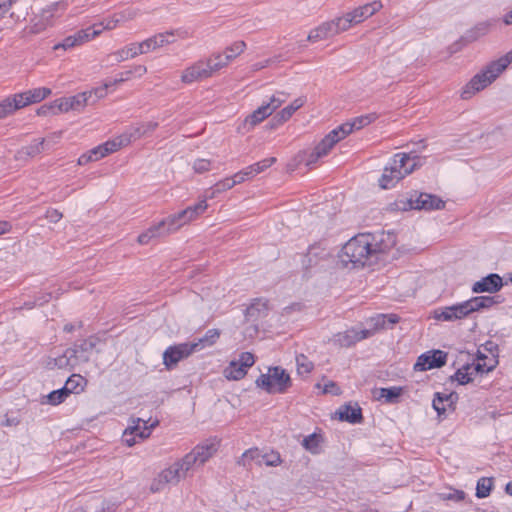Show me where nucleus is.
<instances>
[{
    "mask_svg": "<svg viewBox=\"0 0 512 512\" xmlns=\"http://www.w3.org/2000/svg\"><path fill=\"white\" fill-rule=\"evenodd\" d=\"M384 234L378 236L371 233H361L348 240L342 247L339 254L341 263L353 268L363 267L368 259L377 254L384 252L388 246L383 245Z\"/></svg>",
    "mask_w": 512,
    "mask_h": 512,
    "instance_id": "obj_1",
    "label": "nucleus"
},
{
    "mask_svg": "<svg viewBox=\"0 0 512 512\" xmlns=\"http://www.w3.org/2000/svg\"><path fill=\"white\" fill-rule=\"evenodd\" d=\"M512 63L507 54L491 61L479 73L474 75L462 88L460 97L463 100L472 98L476 93L493 83Z\"/></svg>",
    "mask_w": 512,
    "mask_h": 512,
    "instance_id": "obj_2",
    "label": "nucleus"
},
{
    "mask_svg": "<svg viewBox=\"0 0 512 512\" xmlns=\"http://www.w3.org/2000/svg\"><path fill=\"white\" fill-rule=\"evenodd\" d=\"M421 165V157L407 153H397L387 167L379 180L383 189H390L401 179L412 173L417 166Z\"/></svg>",
    "mask_w": 512,
    "mask_h": 512,
    "instance_id": "obj_3",
    "label": "nucleus"
},
{
    "mask_svg": "<svg viewBox=\"0 0 512 512\" xmlns=\"http://www.w3.org/2000/svg\"><path fill=\"white\" fill-rule=\"evenodd\" d=\"M421 165V157L407 153H397L387 167L379 180L383 189H390L401 179L412 173L417 166Z\"/></svg>",
    "mask_w": 512,
    "mask_h": 512,
    "instance_id": "obj_4",
    "label": "nucleus"
},
{
    "mask_svg": "<svg viewBox=\"0 0 512 512\" xmlns=\"http://www.w3.org/2000/svg\"><path fill=\"white\" fill-rule=\"evenodd\" d=\"M421 165V157L407 153H397L387 167L379 180L383 189H390L401 179L412 173L417 166Z\"/></svg>",
    "mask_w": 512,
    "mask_h": 512,
    "instance_id": "obj_5",
    "label": "nucleus"
},
{
    "mask_svg": "<svg viewBox=\"0 0 512 512\" xmlns=\"http://www.w3.org/2000/svg\"><path fill=\"white\" fill-rule=\"evenodd\" d=\"M95 345V338L85 339L80 344H75L73 347L66 349L62 355L50 359L47 366L49 368L73 369L81 363L88 362Z\"/></svg>",
    "mask_w": 512,
    "mask_h": 512,
    "instance_id": "obj_6",
    "label": "nucleus"
},
{
    "mask_svg": "<svg viewBox=\"0 0 512 512\" xmlns=\"http://www.w3.org/2000/svg\"><path fill=\"white\" fill-rule=\"evenodd\" d=\"M256 386L269 394H284L292 386L290 374L280 366L269 367L256 379Z\"/></svg>",
    "mask_w": 512,
    "mask_h": 512,
    "instance_id": "obj_7",
    "label": "nucleus"
},
{
    "mask_svg": "<svg viewBox=\"0 0 512 512\" xmlns=\"http://www.w3.org/2000/svg\"><path fill=\"white\" fill-rule=\"evenodd\" d=\"M287 99V94L284 92H277L272 95L267 103L262 104L253 113L245 119V125L254 127L255 125L262 122L268 116H270L278 107L281 106Z\"/></svg>",
    "mask_w": 512,
    "mask_h": 512,
    "instance_id": "obj_8",
    "label": "nucleus"
},
{
    "mask_svg": "<svg viewBox=\"0 0 512 512\" xmlns=\"http://www.w3.org/2000/svg\"><path fill=\"white\" fill-rule=\"evenodd\" d=\"M179 229V224L176 223L173 216H169L155 225L149 227L146 231L141 233L137 241L141 245L148 244L151 240L167 236Z\"/></svg>",
    "mask_w": 512,
    "mask_h": 512,
    "instance_id": "obj_9",
    "label": "nucleus"
},
{
    "mask_svg": "<svg viewBox=\"0 0 512 512\" xmlns=\"http://www.w3.org/2000/svg\"><path fill=\"white\" fill-rule=\"evenodd\" d=\"M89 104V94L78 93L70 97H62L54 100L49 109L53 110V113H66L71 110L80 111Z\"/></svg>",
    "mask_w": 512,
    "mask_h": 512,
    "instance_id": "obj_10",
    "label": "nucleus"
},
{
    "mask_svg": "<svg viewBox=\"0 0 512 512\" xmlns=\"http://www.w3.org/2000/svg\"><path fill=\"white\" fill-rule=\"evenodd\" d=\"M470 315L466 301L445 307H439L432 312V317L436 321L452 322L461 320Z\"/></svg>",
    "mask_w": 512,
    "mask_h": 512,
    "instance_id": "obj_11",
    "label": "nucleus"
},
{
    "mask_svg": "<svg viewBox=\"0 0 512 512\" xmlns=\"http://www.w3.org/2000/svg\"><path fill=\"white\" fill-rule=\"evenodd\" d=\"M184 477L179 471L175 463L163 469L152 481L150 489L152 492H160L165 489L167 485H176Z\"/></svg>",
    "mask_w": 512,
    "mask_h": 512,
    "instance_id": "obj_12",
    "label": "nucleus"
},
{
    "mask_svg": "<svg viewBox=\"0 0 512 512\" xmlns=\"http://www.w3.org/2000/svg\"><path fill=\"white\" fill-rule=\"evenodd\" d=\"M447 353L442 350H431L421 354L414 364L415 371H427L440 368L446 364Z\"/></svg>",
    "mask_w": 512,
    "mask_h": 512,
    "instance_id": "obj_13",
    "label": "nucleus"
},
{
    "mask_svg": "<svg viewBox=\"0 0 512 512\" xmlns=\"http://www.w3.org/2000/svg\"><path fill=\"white\" fill-rule=\"evenodd\" d=\"M408 208L415 210H440L444 208V201L428 193H415L408 199Z\"/></svg>",
    "mask_w": 512,
    "mask_h": 512,
    "instance_id": "obj_14",
    "label": "nucleus"
},
{
    "mask_svg": "<svg viewBox=\"0 0 512 512\" xmlns=\"http://www.w3.org/2000/svg\"><path fill=\"white\" fill-rule=\"evenodd\" d=\"M63 14V6L60 3H53L46 8L42 9L41 12L35 17L34 31L41 32L46 28L54 25L56 19Z\"/></svg>",
    "mask_w": 512,
    "mask_h": 512,
    "instance_id": "obj_15",
    "label": "nucleus"
},
{
    "mask_svg": "<svg viewBox=\"0 0 512 512\" xmlns=\"http://www.w3.org/2000/svg\"><path fill=\"white\" fill-rule=\"evenodd\" d=\"M209 65L204 59L198 60L185 68L181 74V81L184 84H192L210 78Z\"/></svg>",
    "mask_w": 512,
    "mask_h": 512,
    "instance_id": "obj_16",
    "label": "nucleus"
},
{
    "mask_svg": "<svg viewBox=\"0 0 512 512\" xmlns=\"http://www.w3.org/2000/svg\"><path fill=\"white\" fill-rule=\"evenodd\" d=\"M135 17V12L132 10H125L119 15H114L111 18L104 19L102 22L93 24L88 27V31H90V35L92 39L100 35L104 30H112L117 27V25L126 20L133 19Z\"/></svg>",
    "mask_w": 512,
    "mask_h": 512,
    "instance_id": "obj_17",
    "label": "nucleus"
},
{
    "mask_svg": "<svg viewBox=\"0 0 512 512\" xmlns=\"http://www.w3.org/2000/svg\"><path fill=\"white\" fill-rule=\"evenodd\" d=\"M193 352L194 351L189 342L169 346L163 353V363L168 369H170Z\"/></svg>",
    "mask_w": 512,
    "mask_h": 512,
    "instance_id": "obj_18",
    "label": "nucleus"
},
{
    "mask_svg": "<svg viewBox=\"0 0 512 512\" xmlns=\"http://www.w3.org/2000/svg\"><path fill=\"white\" fill-rule=\"evenodd\" d=\"M208 208L207 200L201 199L196 204L188 206L186 209L172 215L179 228L191 222L202 215Z\"/></svg>",
    "mask_w": 512,
    "mask_h": 512,
    "instance_id": "obj_19",
    "label": "nucleus"
},
{
    "mask_svg": "<svg viewBox=\"0 0 512 512\" xmlns=\"http://www.w3.org/2000/svg\"><path fill=\"white\" fill-rule=\"evenodd\" d=\"M372 336V331L370 330H356L354 328L348 329L344 332H339L333 336V341L335 344L341 347H350L357 342L369 338Z\"/></svg>",
    "mask_w": 512,
    "mask_h": 512,
    "instance_id": "obj_20",
    "label": "nucleus"
},
{
    "mask_svg": "<svg viewBox=\"0 0 512 512\" xmlns=\"http://www.w3.org/2000/svg\"><path fill=\"white\" fill-rule=\"evenodd\" d=\"M51 94V89L46 87H38L21 93L14 94L19 108H24L30 104L38 103Z\"/></svg>",
    "mask_w": 512,
    "mask_h": 512,
    "instance_id": "obj_21",
    "label": "nucleus"
},
{
    "mask_svg": "<svg viewBox=\"0 0 512 512\" xmlns=\"http://www.w3.org/2000/svg\"><path fill=\"white\" fill-rule=\"evenodd\" d=\"M458 394L456 392L442 393L437 392L434 395L432 406L437 412L438 416L444 415L447 411H454L458 401Z\"/></svg>",
    "mask_w": 512,
    "mask_h": 512,
    "instance_id": "obj_22",
    "label": "nucleus"
},
{
    "mask_svg": "<svg viewBox=\"0 0 512 512\" xmlns=\"http://www.w3.org/2000/svg\"><path fill=\"white\" fill-rule=\"evenodd\" d=\"M219 441L216 439H208L196 445L191 453L194 454L199 466L204 465L218 450Z\"/></svg>",
    "mask_w": 512,
    "mask_h": 512,
    "instance_id": "obj_23",
    "label": "nucleus"
},
{
    "mask_svg": "<svg viewBox=\"0 0 512 512\" xmlns=\"http://www.w3.org/2000/svg\"><path fill=\"white\" fill-rule=\"evenodd\" d=\"M503 286L502 278L495 273H491L486 277H483L479 281H476L472 285V292L475 294L478 293H495L498 292Z\"/></svg>",
    "mask_w": 512,
    "mask_h": 512,
    "instance_id": "obj_24",
    "label": "nucleus"
},
{
    "mask_svg": "<svg viewBox=\"0 0 512 512\" xmlns=\"http://www.w3.org/2000/svg\"><path fill=\"white\" fill-rule=\"evenodd\" d=\"M377 119L376 113H369L353 118L351 121L345 122L338 126V131L341 132V136H348L350 133L356 130H360L365 126L371 124Z\"/></svg>",
    "mask_w": 512,
    "mask_h": 512,
    "instance_id": "obj_25",
    "label": "nucleus"
},
{
    "mask_svg": "<svg viewBox=\"0 0 512 512\" xmlns=\"http://www.w3.org/2000/svg\"><path fill=\"white\" fill-rule=\"evenodd\" d=\"M92 40L90 31L88 29H82L75 32L73 35L65 37L61 42L54 45V50H69L76 46H80L88 41Z\"/></svg>",
    "mask_w": 512,
    "mask_h": 512,
    "instance_id": "obj_26",
    "label": "nucleus"
},
{
    "mask_svg": "<svg viewBox=\"0 0 512 512\" xmlns=\"http://www.w3.org/2000/svg\"><path fill=\"white\" fill-rule=\"evenodd\" d=\"M399 322V317L396 314H376L367 320L370 328L367 330L372 331V335L379 329L390 328Z\"/></svg>",
    "mask_w": 512,
    "mask_h": 512,
    "instance_id": "obj_27",
    "label": "nucleus"
},
{
    "mask_svg": "<svg viewBox=\"0 0 512 512\" xmlns=\"http://www.w3.org/2000/svg\"><path fill=\"white\" fill-rule=\"evenodd\" d=\"M344 139V136H341V132L338 131V128L330 131L316 146L315 150L318 155L325 157L331 151V149L337 144L340 140Z\"/></svg>",
    "mask_w": 512,
    "mask_h": 512,
    "instance_id": "obj_28",
    "label": "nucleus"
},
{
    "mask_svg": "<svg viewBox=\"0 0 512 512\" xmlns=\"http://www.w3.org/2000/svg\"><path fill=\"white\" fill-rule=\"evenodd\" d=\"M402 394L403 388L399 386L378 388L373 391V396L376 400L384 401L389 404L397 403Z\"/></svg>",
    "mask_w": 512,
    "mask_h": 512,
    "instance_id": "obj_29",
    "label": "nucleus"
},
{
    "mask_svg": "<svg viewBox=\"0 0 512 512\" xmlns=\"http://www.w3.org/2000/svg\"><path fill=\"white\" fill-rule=\"evenodd\" d=\"M382 8V4L379 1H373L371 3H367L363 6H360L350 13L352 14V18L354 19V23L359 24L366 20L367 18L374 15L377 11Z\"/></svg>",
    "mask_w": 512,
    "mask_h": 512,
    "instance_id": "obj_30",
    "label": "nucleus"
},
{
    "mask_svg": "<svg viewBox=\"0 0 512 512\" xmlns=\"http://www.w3.org/2000/svg\"><path fill=\"white\" fill-rule=\"evenodd\" d=\"M335 35H337V30L334 28L332 21H328L311 30L307 39L310 42H317L320 40L328 39Z\"/></svg>",
    "mask_w": 512,
    "mask_h": 512,
    "instance_id": "obj_31",
    "label": "nucleus"
},
{
    "mask_svg": "<svg viewBox=\"0 0 512 512\" xmlns=\"http://www.w3.org/2000/svg\"><path fill=\"white\" fill-rule=\"evenodd\" d=\"M339 419L352 424H357L362 421V410L358 404L343 405L338 411Z\"/></svg>",
    "mask_w": 512,
    "mask_h": 512,
    "instance_id": "obj_32",
    "label": "nucleus"
},
{
    "mask_svg": "<svg viewBox=\"0 0 512 512\" xmlns=\"http://www.w3.org/2000/svg\"><path fill=\"white\" fill-rule=\"evenodd\" d=\"M470 314L483 309L491 308L499 303L497 297L494 296H476L466 300Z\"/></svg>",
    "mask_w": 512,
    "mask_h": 512,
    "instance_id": "obj_33",
    "label": "nucleus"
},
{
    "mask_svg": "<svg viewBox=\"0 0 512 512\" xmlns=\"http://www.w3.org/2000/svg\"><path fill=\"white\" fill-rule=\"evenodd\" d=\"M220 337L218 329H209L205 335L193 342H189L194 352L201 351L206 347L214 345Z\"/></svg>",
    "mask_w": 512,
    "mask_h": 512,
    "instance_id": "obj_34",
    "label": "nucleus"
},
{
    "mask_svg": "<svg viewBox=\"0 0 512 512\" xmlns=\"http://www.w3.org/2000/svg\"><path fill=\"white\" fill-rule=\"evenodd\" d=\"M157 422H153L151 425H147V422L137 418L133 419L131 425L128 426V433L138 436L140 439H146L150 436L151 430L155 427Z\"/></svg>",
    "mask_w": 512,
    "mask_h": 512,
    "instance_id": "obj_35",
    "label": "nucleus"
},
{
    "mask_svg": "<svg viewBox=\"0 0 512 512\" xmlns=\"http://www.w3.org/2000/svg\"><path fill=\"white\" fill-rule=\"evenodd\" d=\"M132 142L131 136L127 130L117 137L103 143L104 154L109 155L110 153L116 152L120 148L129 145Z\"/></svg>",
    "mask_w": 512,
    "mask_h": 512,
    "instance_id": "obj_36",
    "label": "nucleus"
},
{
    "mask_svg": "<svg viewBox=\"0 0 512 512\" xmlns=\"http://www.w3.org/2000/svg\"><path fill=\"white\" fill-rule=\"evenodd\" d=\"M268 301L263 298H257L246 308L245 316L247 318L258 319L267 314Z\"/></svg>",
    "mask_w": 512,
    "mask_h": 512,
    "instance_id": "obj_37",
    "label": "nucleus"
},
{
    "mask_svg": "<svg viewBox=\"0 0 512 512\" xmlns=\"http://www.w3.org/2000/svg\"><path fill=\"white\" fill-rule=\"evenodd\" d=\"M44 149V139L35 140L28 146L22 147L17 151L15 158L17 160H26L40 154Z\"/></svg>",
    "mask_w": 512,
    "mask_h": 512,
    "instance_id": "obj_38",
    "label": "nucleus"
},
{
    "mask_svg": "<svg viewBox=\"0 0 512 512\" xmlns=\"http://www.w3.org/2000/svg\"><path fill=\"white\" fill-rule=\"evenodd\" d=\"M206 65H209L210 75L228 66L230 60L226 59V55L223 53H214L209 58L204 59Z\"/></svg>",
    "mask_w": 512,
    "mask_h": 512,
    "instance_id": "obj_39",
    "label": "nucleus"
},
{
    "mask_svg": "<svg viewBox=\"0 0 512 512\" xmlns=\"http://www.w3.org/2000/svg\"><path fill=\"white\" fill-rule=\"evenodd\" d=\"M85 385L86 380L81 375L73 374L67 379L63 388H67V393L70 396L71 394H79L83 392Z\"/></svg>",
    "mask_w": 512,
    "mask_h": 512,
    "instance_id": "obj_40",
    "label": "nucleus"
},
{
    "mask_svg": "<svg viewBox=\"0 0 512 512\" xmlns=\"http://www.w3.org/2000/svg\"><path fill=\"white\" fill-rule=\"evenodd\" d=\"M68 397L67 388L62 387L44 395L41 399V404L57 406L63 403Z\"/></svg>",
    "mask_w": 512,
    "mask_h": 512,
    "instance_id": "obj_41",
    "label": "nucleus"
},
{
    "mask_svg": "<svg viewBox=\"0 0 512 512\" xmlns=\"http://www.w3.org/2000/svg\"><path fill=\"white\" fill-rule=\"evenodd\" d=\"M157 126L158 124L156 122L149 121L146 123L139 124L137 126H132L127 129V132L131 136V140L135 141L141 138L142 136L153 132Z\"/></svg>",
    "mask_w": 512,
    "mask_h": 512,
    "instance_id": "obj_42",
    "label": "nucleus"
},
{
    "mask_svg": "<svg viewBox=\"0 0 512 512\" xmlns=\"http://www.w3.org/2000/svg\"><path fill=\"white\" fill-rule=\"evenodd\" d=\"M322 443L323 437L320 434L312 433L305 436L301 444L311 454H319L321 452Z\"/></svg>",
    "mask_w": 512,
    "mask_h": 512,
    "instance_id": "obj_43",
    "label": "nucleus"
},
{
    "mask_svg": "<svg viewBox=\"0 0 512 512\" xmlns=\"http://www.w3.org/2000/svg\"><path fill=\"white\" fill-rule=\"evenodd\" d=\"M247 374V369L242 367L236 360L231 361L230 364L224 370V376L228 380H240Z\"/></svg>",
    "mask_w": 512,
    "mask_h": 512,
    "instance_id": "obj_44",
    "label": "nucleus"
},
{
    "mask_svg": "<svg viewBox=\"0 0 512 512\" xmlns=\"http://www.w3.org/2000/svg\"><path fill=\"white\" fill-rule=\"evenodd\" d=\"M473 368L474 364L465 365L462 368L458 369L451 377V379L457 381L461 385H465L472 381L473 376L477 373L475 370H473Z\"/></svg>",
    "mask_w": 512,
    "mask_h": 512,
    "instance_id": "obj_45",
    "label": "nucleus"
},
{
    "mask_svg": "<svg viewBox=\"0 0 512 512\" xmlns=\"http://www.w3.org/2000/svg\"><path fill=\"white\" fill-rule=\"evenodd\" d=\"M174 463L184 478L187 476V473L190 470H192L195 466H199L196 459L194 458V454H192L191 451L184 455L182 458L176 460Z\"/></svg>",
    "mask_w": 512,
    "mask_h": 512,
    "instance_id": "obj_46",
    "label": "nucleus"
},
{
    "mask_svg": "<svg viewBox=\"0 0 512 512\" xmlns=\"http://www.w3.org/2000/svg\"><path fill=\"white\" fill-rule=\"evenodd\" d=\"M114 55L116 56L118 62H122L141 55V50H139L138 43H130L129 45L116 51Z\"/></svg>",
    "mask_w": 512,
    "mask_h": 512,
    "instance_id": "obj_47",
    "label": "nucleus"
},
{
    "mask_svg": "<svg viewBox=\"0 0 512 512\" xmlns=\"http://www.w3.org/2000/svg\"><path fill=\"white\" fill-rule=\"evenodd\" d=\"M19 105L15 100V96L7 97L0 102V120L12 115L19 110Z\"/></svg>",
    "mask_w": 512,
    "mask_h": 512,
    "instance_id": "obj_48",
    "label": "nucleus"
},
{
    "mask_svg": "<svg viewBox=\"0 0 512 512\" xmlns=\"http://www.w3.org/2000/svg\"><path fill=\"white\" fill-rule=\"evenodd\" d=\"M175 32L174 31H166L163 33L155 34L151 37L155 49L162 48L166 45L172 44L175 42Z\"/></svg>",
    "mask_w": 512,
    "mask_h": 512,
    "instance_id": "obj_49",
    "label": "nucleus"
},
{
    "mask_svg": "<svg viewBox=\"0 0 512 512\" xmlns=\"http://www.w3.org/2000/svg\"><path fill=\"white\" fill-rule=\"evenodd\" d=\"M297 373L301 376L309 375L314 369V363L304 354L296 356Z\"/></svg>",
    "mask_w": 512,
    "mask_h": 512,
    "instance_id": "obj_50",
    "label": "nucleus"
},
{
    "mask_svg": "<svg viewBox=\"0 0 512 512\" xmlns=\"http://www.w3.org/2000/svg\"><path fill=\"white\" fill-rule=\"evenodd\" d=\"M496 364L497 360L494 357L487 359V357H483L480 353L477 362L474 364L473 370L481 374L487 373L491 371Z\"/></svg>",
    "mask_w": 512,
    "mask_h": 512,
    "instance_id": "obj_51",
    "label": "nucleus"
},
{
    "mask_svg": "<svg viewBox=\"0 0 512 512\" xmlns=\"http://www.w3.org/2000/svg\"><path fill=\"white\" fill-rule=\"evenodd\" d=\"M332 24L334 25V28L337 30V34L347 31L353 25H356V23H354V19L352 18V14L350 12L346 13L342 17L332 20Z\"/></svg>",
    "mask_w": 512,
    "mask_h": 512,
    "instance_id": "obj_52",
    "label": "nucleus"
},
{
    "mask_svg": "<svg viewBox=\"0 0 512 512\" xmlns=\"http://www.w3.org/2000/svg\"><path fill=\"white\" fill-rule=\"evenodd\" d=\"M246 49V43L244 41H236L228 46L224 52L226 59L233 61L237 56L242 54Z\"/></svg>",
    "mask_w": 512,
    "mask_h": 512,
    "instance_id": "obj_53",
    "label": "nucleus"
},
{
    "mask_svg": "<svg viewBox=\"0 0 512 512\" xmlns=\"http://www.w3.org/2000/svg\"><path fill=\"white\" fill-rule=\"evenodd\" d=\"M493 485V481L491 478H480L477 482L476 486V496L478 498H485L489 496L491 488Z\"/></svg>",
    "mask_w": 512,
    "mask_h": 512,
    "instance_id": "obj_54",
    "label": "nucleus"
},
{
    "mask_svg": "<svg viewBox=\"0 0 512 512\" xmlns=\"http://www.w3.org/2000/svg\"><path fill=\"white\" fill-rule=\"evenodd\" d=\"M109 86L104 81L103 84L99 87H96L89 91H84L83 93L89 94V104H93L99 99L104 98L108 93Z\"/></svg>",
    "mask_w": 512,
    "mask_h": 512,
    "instance_id": "obj_55",
    "label": "nucleus"
},
{
    "mask_svg": "<svg viewBox=\"0 0 512 512\" xmlns=\"http://www.w3.org/2000/svg\"><path fill=\"white\" fill-rule=\"evenodd\" d=\"M260 457V451L258 448H251L246 450L241 458L238 460V464L244 467L250 466V463L254 460H258Z\"/></svg>",
    "mask_w": 512,
    "mask_h": 512,
    "instance_id": "obj_56",
    "label": "nucleus"
},
{
    "mask_svg": "<svg viewBox=\"0 0 512 512\" xmlns=\"http://www.w3.org/2000/svg\"><path fill=\"white\" fill-rule=\"evenodd\" d=\"M491 25L492 24L489 21L478 23L473 29L470 30L469 38L476 40L477 38L486 35L489 32Z\"/></svg>",
    "mask_w": 512,
    "mask_h": 512,
    "instance_id": "obj_57",
    "label": "nucleus"
},
{
    "mask_svg": "<svg viewBox=\"0 0 512 512\" xmlns=\"http://www.w3.org/2000/svg\"><path fill=\"white\" fill-rule=\"evenodd\" d=\"M275 162H276L275 157H269V158L263 159L257 163H254L250 166L252 167L254 174L258 175V174L262 173L263 171H265L270 166H272Z\"/></svg>",
    "mask_w": 512,
    "mask_h": 512,
    "instance_id": "obj_58",
    "label": "nucleus"
},
{
    "mask_svg": "<svg viewBox=\"0 0 512 512\" xmlns=\"http://www.w3.org/2000/svg\"><path fill=\"white\" fill-rule=\"evenodd\" d=\"M316 386L321 389L323 394L339 395L341 393L340 387L333 381H328L324 385L317 384Z\"/></svg>",
    "mask_w": 512,
    "mask_h": 512,
    "instance_id": "obj_59",
    "label": "nucleus"
},
{
    "mask_svg": "<svg viewBox=\"0 0 512 512\" xmlns=\"http://www.w3.org/2000/svg\"><path fill=\"white\" fill-rule=\"evenodd\" d=\"M234 187V183L232 182L231 177L225 178L214 186V191L212 192V195L210 197H213L215 193H220L226 190H229Z\"/></svg>",
    "mask_w": 512,
    "mask_h": 512,
    "instance_id": "obj_60",
    "label": "nucleus"
},
{
    "mask_svg": "<svg viewBox=\"0 0 512 512\" xmlns=\"http://www.w3.org/2000/svg\"><path fill=\"white\" fill-rule=\"evenodd\" d=\"M242 367L248 369L252 367L255 363L254 355L250 352H242L237 360Z\"/></svg>",
    "mask_w": 512,
    "mask_h": 512,
    "instance_id": "obj_61",
    "label": "nucleus"
},
{
    "mask_svg": "<svg viewBox=\"0 0 512 512\" xmlns=\"http://www.w3.org/2000/svg\"><path fill=\"white\" fill-rule=\"evenodd\" d=\"M211 168V161L207 159H197L193 163V169L196 173H204Z\"/></svg>",
    "mask_w": 512,
    "mask_h": 512,
    "instance_id": "obj_62",
    "label": "nucleus"
},
{
    "mask_svg": "<svg viewBox=\"0 0 512 512\" xmlns=\"http://www.w3.org/2000/svg\"><path fill=\"white\" fill-rule=\"evenodd\" d=\"M295 112L296 109L289 104L278 113L277 117L280 121L285 122L290 119Z\"/></svg>",
    "mask_w": 512,
    "mask_h": 512,
    "instance_id": "obj_63",
    "label": "nucleus"
},
{
    "mask_svg": "<svg viewBox=\"0 0 512 512\" xmlns=\"http://www.w3.org/2000/svg\"><path fill=\"white\" fill-rule=\"evenodd\" d=\"M139 50H141V54H146L152 51H155V47L153 44V41L151 37L147 38L146 40L138 43Z\"/></svg>",
    "mask_w": 512,
    "mask_h": 512,
    "instance_id": "obj_64",
    "label": "nucleus"
}]
</instances>
